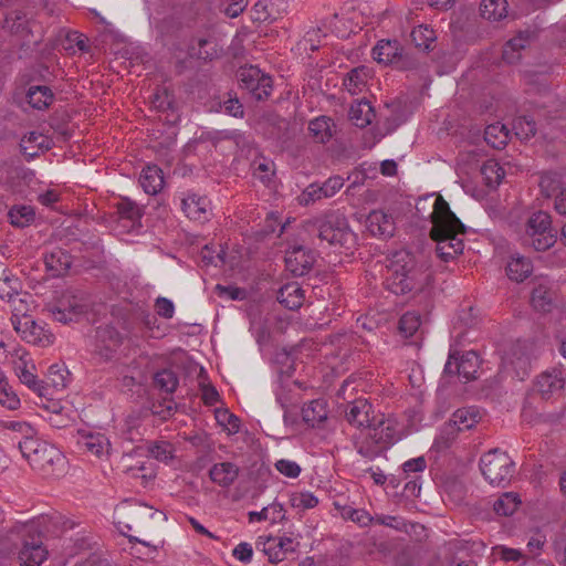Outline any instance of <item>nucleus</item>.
Returning <instances> with one entry per match:
<instances>
[{
  "label": "nucleus",
  "mask_w": 566,
  "mask_h": 566,
  "mask_svg": "<svg viewBox=\"0 0 566 566\" xmlns=\"http://www.w3.org/2000/svg\"><path fill=\"white\" fill-rule=\"evenodd\" d=\"M433 197L432 212L427 217L432 227L429 235L436 243L437 255L448 262L463 252L464 243L459 237L465 232V226L451 211L449 203L437 192L427 193Z\"/></svg>",
  "instance_id": "obj_1"
},
{
  "label": "nucleus",
  "mask_w": 566,
  "mask_h": 566,
  "mask_svg": "<svg viewBox=\"0 0 566 566\" xmlns=\"http://www.w3.org/2000/svg\"><path fill=\"white\" fill-rule=\"evenodd\" d=\"M19 449L31 467L48 476H59L66 468V458L53 444L41 440L38 434L32 440L19 441Z\"/></svg>",
  "instance_id": "obj_2"
},
{
  "label": "nucleus",
  "mask_w": 566,
  "mask_h": 566,
  "mask_svg": "<svg viewBox=\"0 0 566 566\" xmlns=\"http://www.w3.org/2000/svg\"><path fill=\"white\" fill-rule=\"evenodd\" d=\"M307 223L316 228L319 239L331 245L350 250L356 244V234L350 230L347 219L336 211L314 217Z\"/></svg>",
  "instance_id": "obj_3"
},
{
  "label": "nucleus",
  "mask_w": 566,
  "mask_h": 566,
  "mask_svg": "<svg viewBox=\"0 0 566 566\" xmlns=\"http://www.w3.org/2000/svg\"><path fill=\"white\" fill-rule=\"evenodd\" d=\"M514 461L499 449L484 453L480 459V469L484 479L492 485L504 488L514 473Z\"/></svg>",
  "instance_id": "obj_4"
},
{
  "label": "nucleus",
  "mask_w": 566,
  "mask_h": 566,
  "mask_svg": "<svg viewBox=\"0 0 566 566\" xmlns=\"http://www.w3.org/2000/svg\"><path fill=\"white\" fill-rule=\"evenodd\" d=\"M482 419L481 410L475 406L464 407L455 410L452 419L444 423L439 437L434 440L432 449L438 451L447 449L455 439L457 433L472 429Z\"/></svg>",
  "instance_id": "obj_5"
},
{
  "label": "nucleus",
  "mask_w": 566,
  "mask_h": 566,
  "mask_svg": "<svg viewBox=\"0 0 566 566\" xmlns=\"http://www.w3.org/2000/svg\"><path fill=\"white\" fill-rule=\"evenodd\" d=\"M556 242V234L552 229V219L547 212H534L527 220L525 243L535 251H546Z\"/></svg>",
  "instance_id": "obj_6"
},
{
  "label": "nucleus",
  "mask_w": 566,
  "mask_h": 566,
  "mask_svg": "<svg viewBox=\"0 0 566 566\" xmlns=\"http://www.w3.org/2000/svg\"><path fill=\"white\" fill-rule=\"evenodd\" d=\"M403 434V426L395 416H388L377 423L374 421L370 430L367 432V438L371 440V443L376 447V450L373 452H365L364 448L360 447L359 453H378L379 451L386 450L401 440Z\"/></svg>",
  "instance_id": "obj_7"
},
{
  "label": "nucleus",
  "mask_w": 566,
  "mask_h": 566,
  "mask_svg": "<svg viewBox=\"0 0 566 566\" xmlns=\"http://www.w3.org/2000/svg\"><path fill=\"white\" fill-rule=\"evenodd\" d=\"M45 522L46 520L43 518L42 524ZM40 525L41 523H31L23 527V533L30 536L29 539H24L19 553V559L23 566H40L48 557V549L40 537Z\"/></svg>",
  "instance_id": "obj_8"
},
{
  "label": "nucleus",
  "mask_w": 566,
  "mask_h": 566,
  "mask_svg": "<svg viewBox=\"0 0 566 566\" xmlns=\"http://www.w3.org/2000/svg\"><path fill=\"white\" fill-rule=\"evenodd\" d=\"M12 366L13 371L21 384L25 385L40 397L46 396V386H44V382L38 378L35 374V365L29 353L23 349L15 350L13 354Z\"/></svg>",
  "instance_id": "obj_9"
},
{
  "label": "nucleus",
  "mask_w": 566,
  "mask_h": 566,
  "mask_svg": "<svg viewBox=\"0 0 566 566\" xmlns=\"http://www.w3.org/2000/svg\"><path fill=\"white\" fill-rule=\"evenodd\" d=\"M238 77L242 88L247 90L256 99L270 96L272 92V78L259 67L250 65L241 67Z\"/></svg>",
  "instance_id": "obj_10"
},
{
  "label": "nucleus",
  "mask_w": 566,
  "mask_h": 566,
  "mask_svg": "<svg viewBox=\"0 0 566 566\" xmlns=\"http://www.w3.org/2000/svg\"><path fill=\"white\" fill-rule=\"evenodd\" d=\"M298 545V535L293 533L283 536L260 537L258 542V547L268 556L271 563L283 560L286 554L294 552Z\"/></svg>",
  "instance_id": "obj_11"
},
{
  "label": "nucleus",
  "mask_w": 566,
  "mask_h": 566,
  "mask_svg": "<svg viewBox=\"0 0 566 566\" xmlns=\"http://www.w3.org/2000/svg\"><path fill=\"white\" fill-rule=\"evenodd\" d=\"M479 367L480 359L474 350L465 352L461 356L455 350H451L444 366V374H458L464 381H470L476 378Z\"/></svg>",
  "instance_id": "obj_12"
},
{
  "label": "nucleus",
  "mask_w": 566,
  "mask_h": 566,
  "mask_svg": "<svg viewBox=\"0 0 566 566\" xmlns=\"http://www.w3.org/2000/svg\"><path fill=\"white\" fill-rule=\"evenodd\" d=\"M12 324L14 329L28 343L44 347L51 345L54 340L53 334L36 323L31 316L23 315L22 317L12 318Z\"/></svg>",
  "instance_id": "obj_13"
},
{
  "label": "nucleus",
  "mask_w": 566,
  "mask_h": 566,
  "mask_svg": "<svg viewBox=\"0 0 566 566\" xmlns=\"http://www.w3.org/2000/svg\"><path fill=\"white\" fill-rule=\"evenodd\" d=\"M396 255L397 261H392L387 268L386 286L394 294H406L412 289V279L409 276V270L406 265H399L398 262L403 258Z\"/></svg>",
  "instance_id": "obj_14"
},
{
  "label": "nucleus",
  "mask_w": 566,
  "mask_h": 566,
  "mask_svg": "<svg viewBox=\"0 0 566 566\" xmlns=\"http://www.w3.org/2000/svg\"><path fill=\"white\" fill-rule=\"evenodd\" d=\"M373 412V406L366 399L359 398L348 405L346 419L352 426L368 432L375 421Z\"/></svg>",
  "instance_id": "obj_15"
},
{
  "label": "nucleus",
  "mask_w": 566,
  "mask_h": 566,
  "mask_svg": "<svg viewBox=\"0 0 566 566\" xmlns=\"http://www.w3.org/2000/svg\"><path fill=\"white\" fill-rule=\"evenodd\" d=\"M565 386V379L559 369L542 373L534 384V390L545 400L559 394Z\"/></svg>",
  "instance_id": "obj_16"
},
{
  "label": "nucleus",
  "mask_w": 566,
  "mask_h": 566,
  "mask_svg": "<svg viewBox=\"0 0 566 566\" xmlns=\"http://www.w3.org/2000/svg\"><path fill=\"white\" fill-rule=\"evenodd\" d=\"M185 214L192 220L207 221L211 214V205L207 197L189 192L181 199Z\"/></svg>",
  "instance_id": "obj_17"
},
{
  "label": "nucleus",
  "mask_w": 566,
  "mask_h": 566,
  "mask_svg": "<svg viewBox=\"0 0 566 566\" xmlns=\"http://www.w3.org/2000/svg\"><path fill=\"white\" fill-rule=\"evenodd\" d=\"M314 261L313 253L303 247H294L285 255L287 270L296 276L306 274L313 266Z\"/></svg>",
  "instance_id": "obj_18"
},
{
  "label": "nucleus",
  "mask_w": 566,
  "mask_h": 566,
  "mask_svg": "<svg viewBox=\"0 0 566 566\" xmlns=\"http://www.w3.org/2000/svg\"><path fill=\"white\" fill-rule=\"evenodd\" d=\"M401 45L397 40H379L373 49V57L376 62L389 65L398 63L401 57Z\"/></svg>",
  "instance_id": "obj_19"
},
{
  "label": "nucleus",
  "mask_w": 566,
  "mask_h": 566,
  "mask_svg": "<svg viewBox=\"0 0 566 566\" xmlns=\"http://www.w3.org/2000/svg\"><path fill=\"white\" fill-rule=\"evenodd\" d=\"M367 229L375 237L389 238L394 234L395 222L382 210H374L367 217Z\"/></svg>",
  "instance_id": "obj_20"
},
{
  "label": "nucleus",
  "mask_w": 566,
  "mask_h": 566,
  "mask_svg": "<svg viewBox=\"0 0 566 566\" xmlns=\"http://www.w3.org/2000/svg\"><path fill=\"white\" fill-rule=\"evenodd\" d=\"M373 75L374 72L370 67L360 65L347 73L343 85L348 93L352 95H357L364 92L368 81L373 77Z\"/></svg>",
  "instance_id": "obj_21"
},
{
  "label": "nucleus",
  "mask_w": 566,
  "mask_h": 566,
  "mask_svg": "<svg viewBox=\"0 0 566 566\" xmlns=\"http://www.w3.org/2000/svg\"><path fill=\"white\" fill-rule=\"evenodd\" d=\"M239 472V467L235 463L220 462L211 467L209 476L219 486L228 488L238 479Z\"/></svg>",
  "instance_id": "obj_22"
},
{
  "label": "nucleus",
  "mask_w": 566,
  "mask_h": 566,
  "mask_svg": "<svg viewBox=\"0 0 566 566\" xmlns=\"http://www.w3.org/2000/svg\"><path fill=\"white\" fill-rule=\"evenodd\" d=\"M532 272L533 263L528 258L521 255L520 253L511 255L506 264V274L510 280L523 282L532 274Z\"/></svg>",
  "instance_id": "obj_23"
},
{
  "label": "nucleus",
  "mask_w": 566,
  "mask_h": 566,
  "mask_svg": "<svg viewBox=\"0 0 566 566\" xmlns=\"http://www.w3.org/2000/svg\"><path fill=\"white\" fill-rule=\"evenodd\" d=\"M139 184L148 195H157L164 187L163 170L156 165L146 166L139 176Z\"/></svg>",
  "instance_id": "obj_24"
},
{
  "label": "nucleus",
  "mask_w": 566,
  "mask_h": 566,
  "mask_svg": "<svg viewBox=\"0 0 566 566\" xmlns=\"http://www.w3.org/2000/svg\"><path fill=\"white\" fill-rule=\"evenodd\" d=\"M305 295L297 282L283 285L277 294V301L289 310H297L302 306Z\"/></svg>",
  "instance_id": "obj_25"
},
{
  "label": "nucleus",
  "mask_w": 566,
  "mask_h": 566,
  "mask_svg": "<svg viewBox=\"0 0 566 566\" xmlns=\"http://www.w3.org/2000/svg\"><path fill=\"white\" fill-rule=\"evenodd\" d=\"M328 408L324 399H314L306 403L302 409L303 420L312 426H318L327 419Z\"/></svg>",
  "instance_id": "obj_26"
},
{
  "label": "nucleus",
  "mask_w": 566,
  "mask_h": 566,
  "mask_svg": "<svg viewBox=\"0 0 566 566\" xmlns=\"http://www.w3.org/2000/svg\"><path fill=\"white\" fill-rule=\"evenodd\" d=\"M375 117L374 108L366 99H360L352 104L349 109V119L360 128L369 125Z\"/></svg>",
  "instance_id": "obj_27"
},
{
  "label": "nucleus",
  "mask_w": 566,
  "mask_h": 566,
  "mask_svg": "<svg viewBox=\"0 0 566 566\" xmlns=\"http://www.w3.org/2000/svg\"><path fill=\"white\" fill-rule=\"evenodd\" d=\"M45 266L53 275H63L72 264L71 255L61 249H54L44 258Z\"/></svg>",
  "instance_id": "obj_28"
},
{
  "label": "nucleus",
  "mask_w": 566,
  "mask_h": 566,
  "mask_svg": "<svg viewBox=\"0 0 566 566\" xmlns=\"http://www.w3.org/2000/svg\"><path fill=\"white\" fill-rule=\"evenodd\" d=\"M117 213L122 221L127 222L124 224L130 229L139 226V221L143 217L142 208L129 199H122L117 205Z\"/></svg>",
  "instance_id": "obj_29"
},
{
  "label": "nucleus",
  "mask_w": 566,
  "mask_h": 566,
  "mask_svg": "<svg viewBox=\"0 0 566 566\" xmlns=\"http://www.w3.org/2000/svg\"><path fill=\"white\" fill-rule=\"evenodd\" d=\"M80 443L85 451L96 457L106 454L109 449V441L102 433L84 434L82 436Z\"/></svg>",
  "instance_id": "obj_30"
},
{
  "label": "nucleus",
  "mask_w": 566,
  "mask_h": 566,
  "mask_svg": "<svg viewBox=\"0 0 566 566\" xmlns=\"http://www.w3.org/2000/svg\"><path fill=\"white\" fill-rule=\"evenodd\" d=\"M539 188L542 195L547 198H555L563 190H566L563 186L562 175L552 170L541 174Z\"/></svg>",
  "instance_id": "obj_31"
},
{
  "label": "nucleus",
  "mask_w": 566,
  "mask_h": 566,
  "mask_svg": "<svg viewBox=\"0 0 566 566\" xmlns=\"http://www.w3.org/2000/svg\"><path fill=\"white\" fill-rule=\"evenodd\" d=\"M0 405L8 410H17L21 406V401L17 392L13 390L8 376L0 368Z\"/></svg>",
  "instance_id": "obj_32"
},
{
  "label": "nucleus",
  "mask_w": 566,
  "mask_h": 566,
  "mask_svg": "<svg viewBox=\"0 0 566 566\" xmlns=\"http://www.w3.org/2000/svg\"><path fill=\"white\" fill-rule=\"evenodd\" d=\"M27 101L34 109H45L53 102V93L48 86H31L27 93Z\"/></svg>",
  "instance_id": "obj_33"
},
{
  "label": "nucleus",
  "mask_w": 566,
  "mask_h": 566,
  "mask_svg": "<svg viewBox=\"0 0 566 566\" xmlns=\"http://www.w3.org/2000/svg\"><path fill=\"white\" fill-rule=\"evenodd\" d=\"M509 129L504 124L494 123L485 127L484 140L495 149H502L509 142Z\"/></svg>",
  "instance_id": "obj_34"
},
{
  "label": "nucleus",
  "mask_w": 566,
  "mask_h": 566,
  "mask_svg": "<svg viewBox=\"0 0 566 566\" xmlns=\"http://www.w3.org/2000/svg\"><path fill=\"white\" fill-rule=\"evenodd\" d=\"M50 146V138L38 132H31L21 139L23 153L29 156H35L39 150H46Z\"/></svg>",
  "instance_id": "obj_35"
},
{
  "label": "nucleus",
  "mask_w": 566,
  "mask_h": 566,
  "mask_svg": "<svg viewBox=\"0 0 566 566\" xmlns=\"http://www.w3.org/2000/svg\"><path fill=\"white\" fill-rule=\"evenodd\" d=\"M3 429L11 432L12 439L18 442L21 440H32L36 434V429L28 421L8 420L3 422Z\"/></svg>",
  "instance_id": "obj_36"
},
{
  "label": "nucleus",
  "mask_w": 566,
  "mask_h": 566,
  "mask_svg": "<svg viewBox=\"0 0 566 566\" xmlns=\"http://www.w3.org/2000/svg\"><path fill=\"white\" fill-rule=\"evenodd\" d=\"M69 375L70 373L64 366L57 364L52 365L49 368L46 381L44 382V386H46V396L50 394L49 388L55 391L64 389L69 384Z\"/></svg>",
  "instance_id": "obj_37"
},
{
  "label": "nucleus",
  "mask_w": 566,
  "mask_h": 566,
  "mask_svg": "<svg viewBox=\"0 0 566 566\" xmlns=\"http://www.w3.org/2000/svg\"><path fill=\"white\" fill-rule=\"evenodd\" d=\"M481 15L490 21H500L507 14L506 0H483L480 6Z\"/></svg>",
  "instance_id": "obj_38"
},
{
  "label": "nucleus",
  "mask_w": 566,
  "mask_h": 566,
  "mask_svg": "<svg viewBox=\"0 0 566 566\" xmlns=\"http://www.w3.org/2000/svg\"><path fill=\"white\" fill-rule=\"evenodd\" d=\"M481 175L489 188H496L504 178L505 171L496 160L489 159L482 165Z\"/></svg>",
  "instance_id": "obj_39"
},
{
  "label": "nucleus",
  "mask_w": 566,
  "mask_h": 566,
  "mask_svg": "<svg viewBox=\"0 0 566 566\" xmlns=\"http://www.w3.org/2000/svg\"><path fill=\"white\" fill-rule=\"evenodd\" d=\"M332 119L326 116H319L312 119L308 124V130L319 143H326L332 137Z\"/></svg>",
  "instance_id": "obj_40"
},
{
  "label": "nucleus",
  "mask_w": 566,
  "mask_h": 566,
  "mask_svg": "<svg viewBox=\"0 0 566 566\" xmlns=\"http://www.w3.org/2000/svg\"><path fill=\"white\" fill-rule=\"evenodd\" d=\"M108 336V343L107 344H97L96 346V353L98 356L105 360L111 359L114 354L116 353L117 347L119 346V338L117 333L111 329H106L103 332H98V339L101 342H104L105 336Z\"/></svg>",
  "instance_id": "obj_41"
},
{
  "label": "nucleus",
  "mask_w": 566,
  "mask_h": 566,
  "mask_svg": "<svg viewBox=\"0 0 566 566\" xmlns=\"http://www.w3.org/2000/svg\"><path fill=\"white\" fill-rule=\"evenodd\" d=\"M35 213L31 206H15L9 211V219L14 227L24 228L34 220Z\"/></svg>",
  "instance_id": "obj_42"
},
{
  "label": "nucleus",
  "mask_w": 566,
  "mask_h": 566,
  "mask_svg": "<svg viewBox=\"0 0 566 566\" xmlns=\"http://www.w3.org/2000/svg\"><path fill=\"white\" fill-rule=\"evenodd\" d=\"M290 504L296 510H311L317 506L318 499L310 491H295L290 494Z\"/></svg>",
  "instance_id": "obj_43"
},
{
  "label": "nucleus",
  "mask_w": 566,
  "mask_h": 566,
  "mask_svg": "<svg viewBox=\"0 0 566 566\" xmlns=\"http://www.w3.org/2000/svg\"><path fill=\"white\" fill-rule=\"evenodd\" d=\"M520 503L515 494L505 493L494 502L493 509L497 515L510 516L514 514Z\"/></svg>",
  "instance_id": "obj_44"
},
{
  "label": "nucleus",
  "mask_w": 566,
  "mask_h": 566,
  "mask_svg": "<svg viewBox=\"0 0 566 566\" xmlns=\"http://www.w3.org/2000/svg\"><path fill=\"white\" fill-rule=\"evenodd\" d=\"M147 451L151 458L164 463H168L174 458V447L167 441L151 442Z\"/></svg>",
  "instance_id": "obj_45"
},
{
  "label": "nucleus",
  "mask_w": 566,
  "mask_h": 566,
  "mask_svg": "<svg viewBox=\"0 0 566 566\" xmlns=\"http://www.w3.org/2000/svg\"><path fill=\"white\" fill-rule=\"evenodd\" d=\"M513 129L520 139L526 140L536 134V123L531 116H520L514 119Z\"/></svg>",
  "instance_id": "obj_46"
},
{
  "label": "nucleus",
  "mask_w": 566,
  "mask_h": 566,
  "mask_svg": "<svg viewBox=\"0 0 566 566\" xmlns=\"http://www.w3.org/2000/svg\"><path fill=\"white\" fill-rule=\"evenodd\" d=\"M21 290V283L18 277L9 271L7 275L0 279V298L11 301Z\"/></svg>",
  "instance_id": "obj_47"
},
{
  "label": "nucleus",
  "mask_w": 566,
  "mask_h": 566,
  "mask_svg": "<svg viewBox=\"0 0 566 566\" xmlns=\"http://www.w3.org/2000/svg\"><path fill=\"white\" fill-rule=\"evenodd\" d=\"M56 321L69 323L74 321L78 315L84 313V305L78 304L76 301L69 304L67 307H56L52 311Z\"/></svg>",
  "instance_id": "obj_48"
},
{
  "label": "nucleus",
  "mask_w": 566,
  "mask_h": 566,
  "mask_svg": "<svg viewBox=\"0 0 566 566\" xmlns=\"http://www.w3.org/2000/svg\"><path fill=\"white\" fill-rule=\"evenodd\" d=\"M323 189L319 184L308 185L296 198L300 206L306 207L318 200L325 199Z\"/></svg>",
  "instance_id": "obj_49"
},
{
  "label": "nucleus",
  "mask_w": 566,
  "mask_h": 566,
  "mask_svg": "<svg viewBox=\"0 0 566 566\" xmlns=\"http://www.w3.org/2000/svg\"><path fill=\"white\" fill-rule=\"evenodd\" d=\"M216 420L228 433H237L240 430V419L228 409H217Z\"/></svg>",
  "instance_id": "obj_50"
},
{
  "label": "nucleus",
  "mask_w": 566,
  "mask_h": 566,
  "mask_svg": "<svg viewBox=\"0 0 566 566\" xmlns=\"http://www.w3.org/2000/svg\"><path fill=\"white\" fill-rule=\"evenodd\" d=\"M531 302L535 310L541 312H548L552 305V297L548 290L539 285L533 290Z\"/></svg>",
  "instance_id": "obj_51"
},
{
  "label": "nucleus",
  "mask_w": 566,
  "mask_h": 566,
  "mask_svg": "<svg viewBox=\"0 0 566 566\" xmlns=\"http://www.w3.org/2000/svg\"><path fill=\"white\" fill-rule=\"evenodd\" d=\"M421 325L420 316L415 312H407L399 322V329L406 336H412Z\"/></svg>",
  "instance_id": "obj_52"
},
{
  "label": "nucleus",
  "mask_w": 566,
  "mask_h": 566,
  "mask_svg": "<svg viewBox=\"0 0 566 566\" xmlns=\"http://www.w3.org/2000/svg\"><path fill=\"white\" fill-rule=\"evenodd\" d=\"M156 385L166 392H174L178 386V379L174 371L164 369L155 375Z\"/></svg>",
  "instance_id": "obj_53"
},
{
  "label": "nucleus",
  "mask_w": 566,
  "mask_h": 566,
  "mask_svg": "<svg viewBox=\"0 0 566 566\" xmlns=\"http://www.w3.org/2000/svg\"><path fill=\"white\" fill-rule=\"evenodd\" d=\"M321 43V30L312 28L305 32L303 38L298 41V50L302 51H315L319 48Z\"/></svg>",
  "instance_id": "obj_54"
},
{
  "label": "nucleus",
  "mask_w": 566,
  "mask_h": 566,
  "mask_svg": "<svg viewBox=\"0 0 566 566\" xmlns=\"http://www.w3.org/2000/svg\"><path fill=\"white\" fill-rule=\"evenodd\" d=\"M344 516L361 527L369 526L374 523L371 516L366 510L348 507L344 510Z\"/></svg>",
  "instance_id": "obj_55"
},
{
  "label": "nucleus",
  "mask_w": 566,
  "mask_h": 566,
  "mask_svg": "<svg viewBox=\"0 0 566 566\" xmlns=\"http://www.w3.org/2000/svg\"><path fill=\"white\" fill-rule=\"evenodd\" d=\"M275 469L289 479H296L302 472L300 464L293 460L280 459L274 463Z\"/></svg>",
  "instance_id": "obj_56"
},
{
  "label": "nucleus",
  "mask_w": 566,
  "mask_h": 566,
  "mask_svg": "<svg viewBox=\"0 0 566 566\" xmlns=\"http://www.w3.org/2000/svg\"><path fill=\"white\" fill-rule=\"evenodd\" d=\"M403 485L402 495L406 500H413L420 497L422 491L421 475H417L411 479H406Z\"/></svg>",
  "instance_id": "obj_57"
},
{
  "label": "nucleus",
  "mask_w": 566,
  "mask_h": 566,
  "mask_svg": "<svg viewBox=\"0 0 566 566\" xmlns=\"http://www.w3.org/2000/svg\"><path fill=\"white\" fill-rule=\"evenodd\" d=\"M374 523L379 524V525H385L387 527H390V528H394L397 531L405 530L406 532H408L407 523L399 516L384 515V514L376 515V516H374Z\"/></svg>",
  "instance_id": "obj_58"
},
{
  "label": "nucleus",
  "mask_w": 566,
  "mask_h": 566,
  "mask_svg": "<svg viewBox=\"0 0 566 566\" xmlns=\"http://www.w3.org/2000/svg\"><path fill=\"white\" fill-rule=\"evenodd\" d=\"M402 470L406 479L415 478L416 475L412 474L421 473L424 470V455L407 460L402 464Z\"/></svg>",
  "instance_id": "obj_59"
},
{
  "label": "nucleus",
  "mask_w": 566,
  "mask_h": 566,
  "mask_svg": "<svg viewBox=\"0 0 566 566\" xmlns=\"http://www.w3.org/2000/svg\"><path fill=\"white\" fill-rule=\"evenodd\" d=\"M247 6L248 0H222L223 11L230 18H237Z\"/></svg>",
  "instance_id": "obj_60"
},
{
  "label": "nucleus",
  "mask_w": 566,
  "mask_h": 566,
  "mask_svg": "<svg viewBox=\"0 0 566 566\" xmlns=\"http://www.w3.org/2000/svg\"><path fill=\"white\" fill-rule=\"evenodd\" d=\"M344 186V179L340 176L329 177L324 184L321 185L324 196L326 198L334 197Z\"/></svg>",
  "instance_id": "obj_61"
},
{
  "label": "nucleus",
  "mask_w": 566,
  "mask_h": 566,
  "mask_svg": "<svg viewBox=\"0 0 566 566\" xmlns=\"http://www.w3.org/2000/svg\"><path fill=\"white\" fill-rule=\"evenodd\" d=\"M495 554L505 562H518L524 556L522 551L506 546L495 547Z\"/></svg>",
  "instance_id": "obj_62"
},
{
  "label": "nucleus",
  "mask_w": 566,
  "mask_h": 566,
  "mask_svg": "<svg viewBox=\"0 0 566 566\" xmlns=\"http://www.w3.org/2000/svg\"><path fill=\"white\" fill-rule=\"evenodd\" d=\"M125 471L132 478L136 479H147L153 476V471L147 468V463L145 461H138L136 465L128 467Z\"/></svg>",
  "instance_id": "obj_63"
},
{
  "label": "nucleus",
  "mask_w": 566,
  "mask_h": 566,
  "mask_svg": "<svg viewBox=\"0 0 566 566\" xmlns=\"http://www.w3.org/2000/svg\"><path fill=\"white\" fill-rule=\"evenodd\" d=\"M156 312L164 318H171L175 313L174 303L166 297H158L156 300Z\"/></svg>",
  "instance_id": "obj_64"
}]
</instances>
